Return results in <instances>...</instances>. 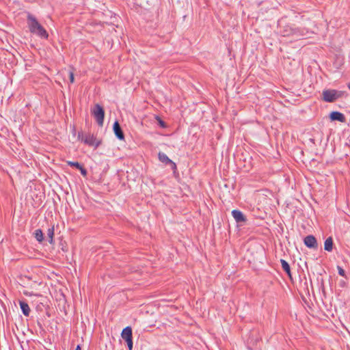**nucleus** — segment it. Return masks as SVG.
<instances>
[{
    "label": "nucleus",
    "instance_id": "obj_1",
    "mask_svg": "<svg viewBox=\"0 0 350 350\" xmlns=\"http://www.w3.org/2000/svg\"><path fill=\"white\" fill-rule=\"evenodd\" d=\"M27 24L31 33L41 39H48L49 33L45 28L40 23L36 17L29 12H27Z\"/></svg>",
    "mask_w": 350,
    "mask_h": 350
},
{
    "label": "nucleus",
    "instance_id": "obj_2",
    "mask_svg": "<svg viewBox=\"0 0 350 350\" xmlns=\"http://www.w3.org/2000/svg\"><path fill=\"white\" fill-rule=\"evenodd\" d=\"M346 92L337 90H325L322 92L323 100L327 103H333L338 98L342 97Z\"/></svg>",
    "mask_w": 350,
    "mask_h": 350
},
{
    "label": "nucleus",
    "instance_id": "obj_3",
    "mask_svg": "<svg viewBox=\"0 0 350 350\" xmlns=\"http://www.w3.org/2000/svg\"><path fill=\"white\" fill-rule=\"evenodd\" d=\"M91 113L95 118L98 126H103L105 118L104 108L99 104H95L91 109Z\"/></svg>",
    "mask_w": 350,
    "mask_h": 350
},
{
    "label": "nucleus",
    "instance_id": "obj_4",
    "mask_svg": "<svg viewBox=\"0 0 350 350\" xmlns=\"http://www.w3.org/2000/svg\"><path fill=\"white\" fill-rule=\"evenodd\" d=\"M121 336L126 341L129 349L132 350L133 345L132 328L130 326L124 328L122 331Z\"/></svg>",
    "mask_w": 350,
    "mask_h": 350
},
{
    "label": "nucleus",
    "instance_id": "obj_5",
    "mask_svg": "<svg viewBox=\"0 0 350 350\" xmlns=\"http://www.w3.org/2000/svg\"><path fill=\"white\" fill-rule=\"evenodd\" d=\"M83 143L90 146H94L96 148L100 146L101 142L98 140L93 134L88 133L85 134Z\"/></svg>",
    "mask_w": 350,
    "mask_h": 350
},
{
    "label": "nucleus",
    "instance_id": "obj_6",
    "mask_svg": "<svg viewBox=\"0 0 350 350\" xmlns=\"http://www.w3.org/2000/svg\"><path fill=\"white\" fill-rule=\"evenodd\" d=\"M304 243L308 248L316 250L318 247L317 239L313 235L306 236L304 239Z\"/></svg>",
    "mask_w": 350,
    "mask_h": 350
},
{
    "label": "nucleus",
    "instance_id": "obj_7",
    "mask_svg": "<svg viewBox=\"0 0 350 350\" xmlns=\"http://www.w3.org/2000/svg\"><path fill=\"white\" fill-rule=\"evenodd\" d=\"M113 131L116 137L120 140L124 139V134L118 120L113 125Z\"/></svg>",
    "mask_w": 350,
    "mask_h": 350
},
{
    "label": "nucleus",
    "instance_id": "obj_8",
    "mask_svg": "<svg viewBox=\"0 0 350 350\" xmlns=\"http://www.w3.org/2000/svg\"><path fill=\"white\" fill-rule=\"evenodd\" d=\"M232 215L237 223H244L247 220L245 215L239 210H233Z\"/></svg>",
    "mask_w": 350,
    "mask_h": 350
},
{
    "label": "nucleus",
    "instance_id": "obj_9",
    "mask_svg": "<svg viewBox=\"0 0 350 350\" xmlns=\"http://www.w3.org/2000/svg\"><path fill=\"white\" fill-rule=\"evenodd\" d=\"M329 118L332 121H338L340 122H345L346 120L345 115L339 111L331 112Z\"/></svg>",
    "mask_w": 350,
    "mask_h": 350
},
{
    "label": "nucleus",
    "instance_id": "obj_10",
    "mask_svg": "<svg viewBox=\"0 0 350 350\" xmlns=\"http://www.w3.org/2000/svg\"><path fill=\"white\" fill-rule=\"evenodd\" d=\"M19 305L23 314L25 317H29L31 310L28 304L25 301H19Z\"/></svg>",
    "mask_w": 350,
    "mask_h": 350
},
{
    "label": "nucleus",
    "instance_id": "obj_11",
    "mask_svg": "<svg viewBox=\"0 0 350 350\" xmlns=\"http://www.w3.org/2000/svg\"><path fill=\"white\" fill-rule=\"evenodd\" d=\"M334 242L332 237H328L324 243V249L327 252H331L333 250Z\"/></svg>",
    "mask_w": 350,
    "mask_h": 350
},
{
    "label": "nucleus",
    "instance_id": "obj_12",
    "mask_svg": "<svg viewBox=\"0 0 350 350\" xmlns=\"http://www.w3.org/2000/svg\"><path fill=\"white\" fill-rule=\"evenodd\" d=\"M158 157L159 161L165 163V165H168L170 163H172V161L163 152H159Z\"/></svg>",
    "mask_w": 350,
    "mask_h": 350
},
{
    "label": "nucleus",
    "instance_id": "obj_13",
    "mask_svg": "<svg viewBox=\"0 0 350 350\" xmlns=\"http://www.w3.org/2000/svg\"><path fill=\"white\" fill-rule=\"evenodd\" d=\"M280 263L282 265V267L284 270V271L286 272V273L291 278V267L288 262H286L284 259L280 260Z\"/></svg>",
    "mask_w": 350,
    "mask_h": 350
},
{
    "label": "nucleus",
    "instance_id": "obj_14",
    "mask_svg": "<svg viewBox=\"0 0 350 350\" xmlns=\"http://www.w3.org/2000/svg\"><path fill=\"white\" fill-rule=\"evenodd\" d=\"M54 226L49 228L47 230V238L50 244L53 245L55 243L54 240Z\"/></svg>",
    "mask_w": 350,
    "mask_h": 350
},
{
    "label": "nucleus",
    "instance_id": "obj_15",
    "mask_svg": "<svg viewBox=\"0 0 350 350\" xmlns=\"http://www.w3.org/2000/svg\"><path fill=\"white\" fill-rule=\"evenodd\" d=\"M34 238L39 243H42L44 241V234L41 229H37L33 232Z\"/></svg>",
    "mask_w": 350,
    "mask_h": 350
},
{
    "label": "nucleus",
    "instance_id": "obj_16",
    "mask_svg": "<svg viewBox=\"0 0 350 350\" xmlns=\"http://www.w3.org/2000/svg\"><path fill=\"white\" fill-rule=\"evenodd\" d=\"M67 164L70 167H76L77 170L80 168V166L81 165V164L77 161H67Z\"/></svg>",
    "mask_w": 350,
    "mask_h": 350
},
{
    "label": "nucleus",
    "instance_id": "obj_17",
    "mask_svg": "<svg viewBox=\"0 0 350 350\" xmlns=\"http://www.w3.org/2000/svg\"><path fill=\"white\" fill-rule=\"evenodd\" d=\"M156 119L157 120V122H158V124L161 127V128H166L167 127V125H166V123L159 116H157L156 117Z\"/></svg>",
    "mask_w": 350,
    "mask_h": 350
},
{
    "label": "nucleus",
    "instance_id": "obj_18",
    "mask_svg": "<svg viewBox=\"0 0 350 350\" xmlns=\"http://www.w3.org/2000/svg\"><path fill=\"white\" fill-rule=\"evenodd\" d=\"M337 269H338V274L340 276L346 278L345 271L341 267L337 266Z\"/></svg>",
    "mask_w": 350,
    "mask_h": 350
},
{
    "label": "nucleus",
    "instance_id": "obj_19",
    "mask_svg": "<svg viewBox=\"0 0 350 350\" xmlns=\"http://www.w3.org/2000/svg\"><path fill=\"white\" fill-rule=\"evenodd\" d=\"M78 170L80 171L81 174L83 176H87V174H88L87 170L85 167H83V166L82 165L80 166V168H79Z\"/></svg>",
    "mask_w": 350,
    "mask_h": 350
},
{
    "label": "nucleus",
    "instance_id": "obj_20",
    "mask_svg": "<svg viewBox=\"0 0 350 350\" xmlns=\"http://www.w3.org/2000/svg\"><path fill=\"white\" fill-rule=\"evenodd\" d=\"M85 136V134H84L83 132L81 131V132L78 133V135H77L78 139L81 140L83 142L84 141Z\"/></svg>",
    "mask_w": 350,
    "mask_h": 350
},
{
    "label": "nucleus",
    "instance_id": "obj_21",
    "mask_svg": "<svg viewBox=\"0 0 350 350\" xmlns=\"http://www.w3.org/2000/svg\"><path fill=\"white\" fill-rule=\"evenodd\" d=\"M168 165H170L171 167V169L174 171V172L175 173L176 170H177V167H176V164L172 161V163H170Z\"/></svg>",
    "mask_w": 350,
    "mask_h": 350
},
{
    "label": "nucleus",
    "instance_id": "obj_22",
    "mask_svg": "<svg viewBox=\"0 0 350 350\" xmlns=\"http://www.w3.org/2000/svg\"><path fill=\"white\" fill-rule=\"evenodd\" d=\"M69 79H70V82L71 83H74V81H75V76H74L73 72H70V73H69Z\"/></svg>",
    "mask_w": 350,
    "mask_h": 350
},
{
    "label": "nucleus",
    "instance_id": "obj_23",
    "mask_svg": "<svg viewBox=\"0 0 350 350\" xmlns=\"http://www.w3.org/2000/svg\"><path fill=\"white\" fill-rule=\"evenodd\" d=\"M347 144L350 146V133L349 134L348 137H347Z\"/></svg>",
    "mask_w": 350,
    "mask_h": 350
},
{
    "label": "nucleus",
    "instance_id": "obj_24",
    "mask_svg": "<svg viewBox=\"0 0 350 350\" xmlns=\"http://www.w3.org/2000/svg\"><path fill=\"white\" fill-rule=\"evenodd\" d=\"M75 350H81L80 345H78L75 349Z\"/></svg>",
    "mask_w": 350,
    "mask_h": 350
},
{
    "label": "nucleus",
    "instance_id": "obj_25",
    "mask_svg": "<svg viewBox=\"0 0 350 350\" xmlns=\"http://www.w3.org/2000/svg\"><path fill=\"white\" fill-rule=\"evenodd\" d=\"M347 87L350 90V83L347 84Z\"/></svg>",
    "mask_w": 350,
    "mask_h": 350
},
{
    "label": "nucleus",
    "instance_id": "obj_26",
    "mask_svg": "<svg viewBox=\"0 0 350 350\" xmlns=\"http://www.w3.org/2000/svg\"><path fill=\"white\" fill-rule=\"evenodd\" d=\"M24 294H25V295H29V294L28 293H27V292H24Z\"/></svg>",
    "mask_w": 350,
    "mask_h": 350
}]
</instances>
